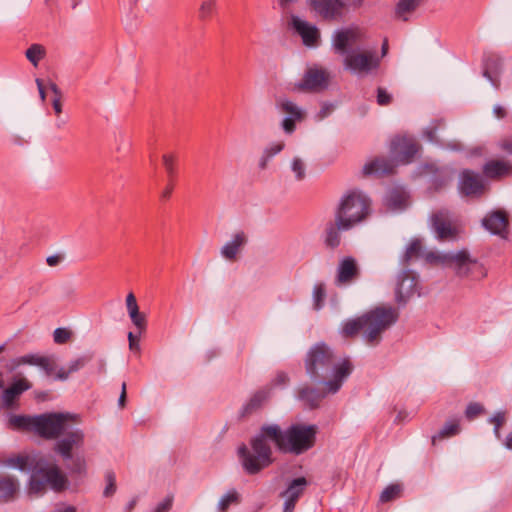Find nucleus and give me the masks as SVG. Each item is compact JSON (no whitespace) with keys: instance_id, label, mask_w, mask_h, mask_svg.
<instances>
[{"instance_id":"nucleus-1","label":"nucleus","mask_w":512,"mask_h":512,"mask_svg":"<svg viewBox=\"0 0 512 512\" xmlns=\"http://www.w3.org/2000/svg\"><path fill=\"white\" fill-rule=\"evenodd\" d=\"M317 431L313 424H292L284 431L276 424L263 425L250 441L252 450L245 444L238 448L243 469L254 475L272 463V450L267 440L272 441L280 452L301 455L315 445Z\"/></svg>"},{"instance_id":"nucleus-2","label":"nucleus","mask_w":512,"mask_h":512,"mask_svg":"<svg viewBox=\"0 0 512 512\" xmlns=\"http://www.w3.org/2000/svg\"><path fill=\"white\" fill-rule=\"evenodd\" d=\"M304 366L311 381L323 384L326 392L332 394L340 390L353 370L349 359L337 361L332 348L324 342H318L310 347L304 359Z\"/></svg>"},{"instance_id":"nucleus-3","label":"nucleus","mask_w":512,"mask_h":512,"mask_svg":"<svg viewBox=\"0 0 512 512\" xmlns=\"http://www.w3.org/2000/svg\"><path fill=\"white\" fill-rule=\"evenodd\" d=\"M399 313L393 307H376L375 309L353 319L343 322L341 335L344 338H352L363 332V339L369 345H376L381 339V334L391 325L397 322Z\"/></svg>"},{"instance_id":"nucleus-4","label":"nucleus","mask_w":512,"mask_h":512,"mask_svg":"<svg viewBox=\"0 0 512 512\" xmlns=\"http://www.w3.org/2000/svg\"><path fill=\"white\" fill-rule=\"evenodd\" d=\"M370 205V199L362 191L349 190L340 198L334 216L342 220L344 226L353 228L367 218Z\"/></svg>"},{"instance_id":"nucleus-5","label":"nucleus","mask_w":512,"mask_h":512,"mask_svg":"<svg viewBox=\"0 0 512 512\" xmlns=\"http://www.w3.org/2000/svg\"><path fill=\"white\" fill-rule=\"evenodd\" d=\"M423 257L427 262L430 263L440 262L453 266L456 274L460 277L469 276L474 269L479 270V272L482 274V265L479 264L476 259H472L467 250L446 254L428 252L423 254Z\"/></svg>"},{"instance_id":"nucleus-6","label":"nucleus","mask_w":512,"mask_h":512,"mask_svg":"<svg viewBox=\"0 0 512 512\" xmlns=\"http://www.w3.org/2000/svg\"><path fill=\"white\" fill-rule=\"evenodd\" d=\"M76 416L69 413H46L34 416L33 431L46 439H56L67 430V422Z\"/></svg>"},{"instance_id":"nucleus-7","label":"nucleus","mask_w":512,"mask_h":512,"mask_svg":"<svg viewBox=\"0 0 512 512\" xmlns=\"http://www.w3.org/2000/svg\"><path fill=\"white\" fill-rule=\"evenodd\" d=\"M381 58L375 52H351L344 59V66L356 74H370L380 66Z\"/></svg>"},{"instance_id":"nucleus-8","label":"nucleus","mask_w":512,"mask_h":512,"mask_svg":"<svg viewBox=\"0 0 512 512\" xmlns=\"http://www.w3.org/2000/svg\"><path fill=\"white\" fill-rule=\"evenodd\" d=\"M431 229L440 241L453 240L458 234L457 228L453 225L450 212L440 209L430 217Z\"/></svg>"},{"instance_id":"nucleus-9","label":"nucleus","mask_w":512,"mask_h":512,"mask_svg":"<svg viewBox=\"0 0 512 512\" xmlns=\"http://www.w3.org/2000/svg\"><path fill=\"white\" fill-rule=\"evenodd\" d=\"M418 149L419 145L415 139L405 136L395 137L390 145V153L394 160L403 164L410 163Z\"/></svg>"},{"instance_id":"nucleus-10","label":"nucleus","mask_w":512,"mask_h":512,"mask_svg":"<svg viewBox=\"0 0 512 512\" xmlns=\"http://www.w3.org/2000/svg\"><path fill=\"white\" fill-rule=\"evenodd\" d=\"M64 436L55 443L54 451L58 453L63 460L72 459L73 448H80L84 443V433L81 429H73L63 432Z\"/></svg>"},{"instance_id":"nucleus-11","label":"nucleus","mask_w":512,"mask_h":512,"mask_svg":"<svg viewBox=\"0 0 512 512\" xmlns=\"http://www.w3.org/2000/svg\"><path fill=\"white\" fill-rule=\"evenodd\" d=\"M312 9L324 20L339 22L346 12L338 0H310Z\"/></svg>"},{"instance_id":"nucleus-12","label":"nucleus","mask_w":512,"mask_h":512,"mask_svg":"<svg viewBox=\"0 0 512 512\" xmlns=\"http://www.w3.org/2000/svg\"><path fill=\"white\" fill-rule=\"evenodd\" d=\"M417 276L411 270H403L397 280L395 299L398 304H406L408 299L416 292Z\"/></svg>"},{"instance_id":"nucleus-13","label":"nucleus","mask_w":512,"mask_h":512,"mask_svg":"<svg viewBox=\"0 0 512 512\" xmlns=\"http://www.w3.org/2000/svg\"><path fill=\"white\" fill-rule=\"evenodd\" d=\"M308 486L305 477H298L289 482L287 488L280 493V497L285 499L283 512H294L296 503L304 494Z\"/></svg>"},{"instance_id":"nucleus-14","label":"nucleus","mask_w":512,"mask_h":512,"mask_svg":"<svg viewBox=\"0 0 512 512\" xmlns=\"http://www.w3.org/2000/svg\"><path fill=\"white\" fill-rule=\"evenodd\" d=\"M343 223L342 220H339L335 216L333 220H328L325 223L322 239L327 249H337L341 244V232L351 229L349 226H344Z\"/></svg>"},{"instance_id":"nucleus-15","label":"nucleus","mask_w":512,"mask_h":512,"mask_svg":"<svg viewBox=\"0 0 512 512\" xmlns=\"http://www.w3.org/2000/svg\"><path fill=\"white\" fill-rule=\"evenodd\" d=\"M328 87V75L322 69L311 68L306 71L298 88L305 91L319 92Z\"/></svg>"},{"instance_id":"nucleus-16","label":"nucleus","mask_w":512,"mask_h":512,"mask_svg":"<svg viewBox=\"0 0 512 512\" xmlns=\"http://www.w3.org/2000/svg\"><path fill=\"white\" fill-rule=\"evenodd\" d=\"M508 216L505 211H493L482 220V225L492 234L505 238L508 234Z\"/></svg>"},{"instance_id":"nucleus-17","label":"nucleus","mask_w":512,"mask_h":512,"mask_svg":"<svg viewBox=\"0 0 512 512\" xmlns=\"http://www.w3.org/2000/svg\"><path fill=\"white\" fill-rule=\"evenodd\" d=\"M459 189L466 196L480 195L483 192L484 184L479 174L465 169L460 174Z\"/></svg>"},{"instance_id":"nucleus-18","label":"nucleus","mask_w":512,"mask_h":512,"mask_svg":"<svg viewBox=\"0 0 512 512\" xmlns=\"http://www.w3.org/2000/svg\"><path fill=\"white\" fill-rule=\"evenodd\" d=\"M291 23L294 30L301 36L303 43L306 46H313L317 44L320 38V33L315 25L294 15L291 17Z\"/></svg>"},{"instance_id":"nucleus-19","label":"nucleus","mask_w":512,"mask_h":512,"mask_svg":"<svg viewBox=\"0 0 512 512\" xmlns=\"http://www.w3.org/2000/svg\"><path fill=\"white\" fill-rule=\"evenodd\" d=\"M39 473L46 479L47 485L56 492H61L67 488L68 479L57 465L50 467H40Z\"/></svg>"},{"instance_id":"nucleus-20","label":"nucleus","mask_w":512,"mask_h":512,"mask_svg":"<svg viewBox=\"0 0 512 512\" xmlns=\"http://www.w3.org/2000/svg\"><path fill=\"white\" fill-rule=\"evenodd\" d=\"M482 171L489 179H501L512 175V164L507 160H489L484 164Z\"/></svg>"},{"instance_id":"nucleus-21","label":"nucleus","mask_w":512,"mask_h":512,"mask_svg":"<svg viewBox=\"0 0 512 512\" xmlns=\"http://www.w3.org/2000/svg\"><path fill=\"white\" fill-rule=\"evenodd\" d=\"M359 270L357 263L352 257H345L338 266L337 269V284H347L357 278Z\"/></svg>"},{"instance_id":"nucleus-22","label":"nucleus","mask_w":512,"mask_h":512,"mask_svg":"<svg viewBox=\"0 0 512 512\" xmlns=\"http://www.w3.org/2000/svg\"><path fill=\"white\" fill-rule=\"evenodd\" d=\"M328 394L326 389L324 388V392L309 387L308 385H304L298 389L297 397L298 399L304 403L310 409L317 408L324 397Z\"/></svg>"},{"instance_id":"nucleus-23","label":"nucleus","mask_w":512,"mask_h":512,"mask_svg":"<svg viewBox=\"0 0 512 512\" xmlns=\"http://www.w3.org/2000/svg\"><path fill=\"white\" fill-rule=\"evenodd\" d=\"M32 387L31 383L24 379H18L14 381L8 388L2 393L3 403L6 407H11L15 400L25 391Z\"/></svg>"},{"instance_id":"nucleus-24","label":"nucleus","mask_w":512,"mask_h":512,"mask_svg":"<svg viewBox=\"0 0 512 512\" xmlns=\"http://www.w3.org/2000/svg\"><path fill=\"white\" fill-rule=\"evenodd\" d=\"M427 0H399L394 8L396 19L407 22Z\"/></svg>"},{"instance_id":"nucleus-25","label":"nucleus","mask_w":512,"mask_h":512,"mask_svg":"<svg viewBox=\"0 0 512 512\" xmlns=\"http://www.w3.org/2000/svg\"><path fill=\"white\" fill-rule=\"evenodd\" d=\"M247 243V236L243 231L235 233L230 241L221 248V255L227 260H235L237 254Z\"/></svg>"},{"instance_id":"nucleus-26","label":"nucleus","mask_w":512,"mask_h":512,"mask_svg":"<svg viewBox=\"0 0 512 512\" xmlns=\"http://www.w3.org/2000/svg\"><path fill=\"white\" fill-rule=\"evenodd\" d=\"M394 167L395 164L392 160L385 157H379L364 165L363 174L377 176L388 175L393 172Z\"/></svg>"},{"instance_id":"nucleus-27","label":"nucleus","mask_w":512,"mask_h":512,"mask_svg":"<svg viewBox=\"0 0 512 512\" xmlns=\"http://www.w3.org/2000/svg\"><path fill=\"white\" fill-rule=\"evenodd\" d=\"M357 40V32L353 29L337 30L333 36V46L339 54H349L348 46L350 42Z\"/></svg>"},{"instance_id":"nucleus-28","label":"nucleus","mask_w":512,"mask_h":512,"mask_svg":"<svg viewBox=\"0 0 512 512\" xmlns=\"http://www.w3.org/2000/svg\"><path fill=\"white\" fill-rule=\"evenodd\" d=\"M19 490V483L9 476L0 477V503L12 501Z\"/></svg>"},{"instance_id":"nucleus-29","label":"nucleus","mask_w":512,"mask_h":512,"mask_svg":"<svg viewBox=\"0 0 512 512\" xmlns=\"http://www.w3.org/2000/svg\"><path fill=\"white\" fill-rule=\"evenodd\" d=\"M407 194L401 189H391L387 192L384 202L391 210H402L407 206Z\"/></svg>"},{"instance_id":"nucleus-30","label":"nucleus","mask_w":512,"mask_h":512,"mask_svg":"<svg viewBox=\"0 0 512 512\" xmlns=\"http://www.w3.org/2000/svg\"><path fill=\"white\" fill-rule=\"evenodd\" d=\"M270 390L269 389H260L256 391L249 401L244 405L242 409V415H249L259 409L269 398Z\"/></svg>"},{"instance_id":"nucleus-31","label":"nucleus","mask_w":512,"mask_h":512,"mask_svg":"<svg viewBox=\"0 0 512 512\" xmlns=\"http://www.w3.org/2000/svg\"><path fill=\"white\" fill-rule=\"evenodd\" d=\"M34 416L11 415L8 427L18 431H33Z\"/></svg>"},{"instance_id":"nucleus-32","label":"nucleus","mask_w":512,"mask_h":512,"mask_svg":"<svg viewBox=\"0 0 512 512\" xmlns=\"http://www.w3.org/2000/svg\"><path fill=\"white\" fill-rule=\"evenodd\" d=\"M460 431H461L460 420L458 418L450 419L444 424V426L438 432V434L434 435L432 437V443L435 444L437 439L441 440L446 437L455 436V435L459 434Z\"/></svg>"},{"instance_id":"nucleus-33","label":"nucleus","mask_w":512,"mask_h":512,"mask_svg":"<svg viewBox=\"0 0 512 512\" xmlns=\"http://www.w3.org/2000/svg\"><path fill=\"white\" fill-rule=\"evenodd\" d=\"M422 242L419 239H414L406 248V251L402 257L403 264H408L411 260L423 257Z\"/></svg>"},{"instance_id":"nucleus-34","label":"nucleus","mask_w":512,"mask_h":512,"mask_svg":"<svg viewBox=\"0 0 512 512\" xmlns=\"http://www.w3.org/2000/svg\"><path fill=\"white\" fill-rule=\"evenodd\" d=\"M47 483L44 476L39 473V468L33 472L29 482V493L30 494H42L46 491Z\"/></svg>"},{"instance_id":"nucleus-35","label":"nucleus","mask_w":512,"mask_h":512,"mask_svg":"<svg viewBox=\"0 0 512 512\" xmlns=\"http://www.w3.org/2000/svg\"><path fill=\"white\" fill-rule=\"evenodd\" d=\"M239 502H240L239 493L235 489L229 490L219 500L217 510H218V512H227L231 505L238 504Z\"/></svg>"},{"instance_id":"nucleus-36","label":"nucleus","mask_w":512,"mask_h":512,"mask_svg":"<svg viewBox=\"0 0 512 512\" xmlns=\"http://www.w3.org/2000/svg\"><path fill=\"white\" fill-rule=\"evenodd\" d=\"M277 107L282 112L289 114L288 117L296 118V119H302L303 113L300 110V108L293 103L292 101L288 99H282L277 102Z\"/></svg>"},{"instance_id":"nucleus-37","label":"nucleus","mask_w":512,"mask_h":512,"mask_svg":"<svg viewBox=\"0 0 512 512\" xmlns=\"http://www.w3.org/2000/svg\"><path fill=\"white\" fill-rule=\"evenodd\" d=\"M313 307L315 310H320L324 306L326 298V286L324 283H316L313 287Z\"/></svg>"},{"instance_id":"nucleus-38","label":"nucleus","mask_w":512,"mask_h":512,"mask_svg":"<svg viewBox=\"0 0 512 512\" xmlns=\"http://www.w3.org/2000/svg\"><path fill=\"white\" fill-rule=\"evenodd\" d=\"M502 65V59L497 55H490L485 60L484 76L494 82L491 72L497 73Z\"/></svg>"},{"instance_id":"nucleus-39","label":"nucleus","mask_w":512,"mask_h":512,"mask_svg":"<svg viewBox=\"0 0 512 512\" xmlns=\"http://www.w3.org/2000/svg\"><path fill=\"white\" fill-rule=\"evenodd\" d=\"M217 9V1L216 0H203L199 11L198 17L202 21H207L210 19Z\"/></svg>"},{"instance_id":"nucleus-40","label":"nucleus","mask_w":512,"mask_h":512,"mask_svg":"<svg viewBox=\"0 0 512 512\" xmlns=\"http://www.w3.org/2000/svg\"><path fill=\"white\" fill-rule=\"evenodd\" d=\"M402 487L399 484L388 485L380 494L379 500L381 503L390 502L400 496Z\"/></svg>"},{"instance_id":"nucleus-41","label":"nucleus","mask_w":512,"mask_h":512,"mask_svg":"<svg viewBox=\"0 0 512 512\" xmlns=\"http://www.w3.org/2000/svg\"><path fill=\"white\" fill-rule=\"evenodd\" d=\"M27 59L37 66L39 61L45 56V49L40 44H32L25 53Z\"/></svg>"},{"instance_id":"nucleus-42","label":"nucleus","mask_w":512,"mask_h":512,"mask_svg":"<svg viewBox=\"0 0 512 512\" xmlns=\"http://www.w3.org/2000/svg\"><path fill=\"white\" fill-rule=\"evenodd\" d=\"M6 464L21 471H28L31 469L30 458L25 455L10 457L7 459Z\"/></svg>"},{"instance_id":"nucleus-43","label":"nucleus","mask_w":512,"mask_h":512,"mask_svg":"<svg viewBox=\"0 0 512 512\" xmlns=\"http://www.w3.org/2000/svg\"><path fill=\"white\" fill-rule=\"evenodd\" d=\"M162 162L169 181H173L176 175V157L173 154H164L162 156Z\"/></svg>"},{"instance_id":"nucleus-44","label":"nucleus","mask_w":512,"mask_h":512,"mask_svg":"<svg viewBox=\"0 0 512 512\" xmlns=\"http://www.w3.org/2000/svg\"><path fill=\"white\" fill-rule=\"evenodd\" d=\"M291 170L295 174L297 181H301L306 176V164L299 157H294L291 162Z\"/></svg>"},{"instance_id":"nucleus-45","label":"nucleus","mask_w":512,"mask_h":512,"mask_svg":"<svg viewBox=\"0 0 512 512\" xmlns=\"http://www.w3.org/2000/svg\"><path fill=\"white\" fill-rule=\"evenodd\" d=\"M72 462H71V465L69 466V470L71 472V474H75V475H79V476H83V475H86V461L83 457L81 456H77L75 458L72 457V459H70Z\"/></svg>"},{"instance_id":"nucleus-46","label":"nucleus","mask_w":512,"mask_h":512,"mask_svg":"<svg viewBox=\"0 0 512 512\" xmlns=\"http://www.w3.org/2000/svg\"><path fill=\"white\" fill-rule=\"evenodd\" d=\"M105 481L106 487L104 488L103 495L104 497H111L116 492V476L115 473L111 470L106 471L105 473Z\"/></svg>"},{"instance_id":"nucleus-47","label":"nucleus","mask_w":512,"mask_h":512,"mask_svg":"<svg viewBox=\"0 0 512 512\" xmlns=\"http://www.w3.org/2000/svg\"><path fill=\"white\" fill-rule=\"evenodd\" d=\"M506 421V413L504 411H498L496 412L490 419L489 422L494 424V435L495 437L500 440L501 439V433L500 428Z\"/></svg>"},{"instance_id":"nucleus-48","label":"nucleus","mask_w":512,"mask_h":512,"mask_svg":"<svg viewBox=\"0 0 512 512\" xmlns=\"http://www.w3.org/2000/svg\"><path fill=\"white\" fill-rule=\"evenodd\" d=\"M485 411L483 405L477 402H471L467 405L465 409V417L468 420H473L483 414Z\"/></svg>"},{"instance_id":"nucleus-49","label":"nucleus","mask_w":512,"mask_h":512,"mask_svg":"<svg viewBox=\"0 0 512 512\" xmlns=\"http://www.w3.org/2000/svg\"><path fill=\"white\" fill-rule=\"evenodd\" d=\"M45 356H40L37 354H27L23 355L19 358H17L16 363L17 365H34V366H40L42 363V360Z\"/></svg>"},{"instance_id":"nucleus-50","label":"nucleus","mask_w":512,"mask_h":512,"mask_svg":"<svg viewBox=\"0 0 512 512\" xmlns=\"http://www.w3.org/2000/svg\"><path fill=\"white\" fill-rule=\"evenodd\" d=\"M92 355H83L80 356L72 361H70L68 368L71 373H75L82 369L87 363H89L92 360Z\"/></svg>"},{"instance_id":"nucleus-51","label":"nucleus","mask_w":512,"mask_h":512,"mask_svg":"<svg viewBox=\"0 0 512 512\" xmlns=\"http://www.w3.org/2000/svg\"><path fill=\"white\" fill-rule=\"evenodd\" d=\"M129 317L132 323L138 329L139 335H141V333L144 332L147 328V320L145 314L138 311L135 315L130 314Z\"/></svg>"},{"instance_id":"nucleus-52","label":"nucleus","mask_w":512,"mask_h":512,"mask_svg":"<svg viewBox=\"0 0 512 512\" xmlns=\"http://www.w3.org/2000/svg\"><path fill=\"white\" fill-rule=\"evenodd\" d=\"M392 99V95L385 88L378 87L376 96L378 105L387 106L392 102Z\"/></svg>"},{"instance_id":"nucleus-53","label":"nucleus","mask_w":512,"mask_h":512,"mask_svg":"<svg viewBox=\"0 0 512 512\" xmlns=\"http://www.w3.org/2000/svg\"><path fill=\"white\" fill-rule=\"evenodd\" d=\"M71 337V332L66 328H57L54 330L53 338L54 342L57 344L66 343Z\"/></svg>"},{"instance_id":"nucleus-54","label":"nucleus","mask_w":512,"mask_h":512,"mask_svg":"<svg viewBox=\"0 0 512 512\" xmlns=\"http://www.w3.org/2000/svg\"><path fill=\"white\" fill-rule=\"evenodd\" d=\"M284 146L285 144L283 141L272 143L269 146H267L263 152H265L270 158H272L278 153H280L284 149Z\"/></svg>"},{"instance_id":"nucleus-55","label":"nucleus","mask_w":512,"mask_h":512,"mask_svg":"<svg viewBox=\"0 0 512 512\" xmlns=\"http://www.w3.org/2000/svg\"><path fill=\"white\" fill-rule=\"evenodd\" d=\"M126 307H127V311H128V314H133L135 315L136 312L139 311V307H138V304H137V301H136V297L135 295L130 292L127 297H126Z\"/></svg>"},{"instance_id":"nucleus-56","label":"nucleus","mask_w":512,"mask_h":512,"mask_svg":"<svg viewBox=\"0 0 512 512\" xmlns=\"http://www.w3.org/2000/svg\"><path fill=\"white\" fill-rule=\"evenodd\" d=\"M43 364H40V368H42L47 376L52 375L56 370L55 362L50 357H44L42 360Z\"/></svg>"},{"instance_id":"nucleus-57","label":"nucleus","mask_w":512,"mask_h":512,"mask_svg":"<svg viewBox=\"0 0 512 512\" xmlns=\"http://www.w3.org/2000/svg\"><path fill=\"white\" fill-rule=\"evenodd\" d=\"M173 504V496L168 495L162 502H160L152 512H168Z\"/></svg>"},{"instance_id":"nucleus-58","label":"nucleus","mask_w":512,"mask_h":512,"mask_svg":"<svg viewBox=\"0 0 512 512\" xmlns=\"http://www.w3.org/2000/svg\"><path fill=\"white\" fill-rule=\"evenodd\" d=\"M139 337L140 335H135L133 332L128 333V342H129V349L131 351H140V344H139Z\"/></svg>"},{"instance_id":"nucleus-59","label":"nucleus","mask_w":512,"mask_h":512,"mask_svg":"<svg viewBox=\"0 0 512 512\" xmlns=\"http://www.w3.org/2000/svg\"><path fill=\"white\" fill-rule=\"evenodd\" d=\"M298 119L296 118H292V117H285L282 121V128L283 130L288 133V134H291L292 132H294L295 130V122L297 121Z\"/></svg>"},{"instance_id":"nucleus-60","label":"nucleus","mask_w":512,"mask_h":512,"mask_svg":"<svg viewBox=\"0 0 512 512\" xmlns=\"http://www.w3.org/2000/svg\"><path fill=\"white\" fill-rule=\"evenodd\" d=\"M289 382V377L287 373L280 371L276 374L275 378L272 381L273 386H285Z\"/></svg>"},{"instance_id":"nucleus-61","label":"nucleus","mask_w":512,"mask_h":512,"mask_svg":"<svg viewBox=\"0 0 512 512\" xmlns=\"http://www.w3.org/2000/svg\"><path fill=\"white\" fill-rule=\"evenodd\" d=\"M173 189H174L173 181H169L167 186L161 192V199L162 200L169 199L171 197V195H172Z\"/></svg>"},{"instance_id":"nucleus-62","label":"nucleus","mask_w":512,"mask_h":512,"mask_svg":"<svg viewBox=\"0 0 512 512\" xmlns=\"http://www.w3.org/2000/svg\"><path fill=\"white\" fill-rule=\"evenodd\" d=\"M72 373L70 372L69 368L65 369V368H60L57 372H56V375H55V378L57 380H61V381H65L69 378V376L71 375Z\"/></svg>"},{"instance_id":"nucleus-63","label":"nucleus","mask_w":512,"mask_h":512,"mask_svg":"<svg viewBox=\"0 0 512 512\" xmlns=\"http://www.w3.org/2000/svg\"><path fill=\"white\" fill-rule=\"evenodd\" d=\"M493 113L498 119H503L507 115L506 109L501 105H495L493 108Z\"/></svg>"},{"instance_id":"nucleus-64","label":"nucleus","mask_w":512,"mask_h":512,"mask_svg":"<svg viewBox=\"0 0 512 512\" xmlns=\"http://www.w3.org/2000/svg\"><path fill=\"white\" fill-rule=\"evenodd\" d=\"M436 131H437L436 127L428 128L423 132V134L427 138L428 141L434 142V141H436Z\"/></svg>"}]
</instances>
